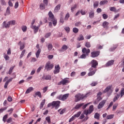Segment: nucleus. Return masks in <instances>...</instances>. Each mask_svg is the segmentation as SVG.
I'll use <instances>...</instances> for the list:
<instances>
[{
  "label": "nucleus",
  "mask_w": 124,
  "mask_h": 124,
  "mask_svg": "<svg viewBox=\"0 0 124 124\" xmlns=\"http://www.w3.org/2000/svg\"><path fill=\"white\" fill-rule=\"evenodd\" d=\"M92 94V93L88 92L85 94L78 93L75 95L76 98V102H78V101H80V100H83V99H85V98H87L88 96H90Z\"/></svg>",
  "instance_id": "1"
},
{
  "label": "nucleus",
  "mask_w": 124,
  "mask_h": 124,
  "mask_svg": "<svg viewBox=\"0 0 124 124\" xmlns=\"http://www.w3.org/2000/svg\"><path fill=\"white\" fill-rule=\"evenodd\" d=\"M61 104V101H53L51 103H49L47 105L48 108H49V107H51L52 106V109L55 107V109H57L59 108V107H60V105Z\"/></svg>",
  "instance_id": "2"
},
{
  "label": "nucleus",
  "mask_w": 124,
  "mask_h": 124,
  "mask_svg": "<svg viewBox=\"0 0 124 124\" xmlns=\"http://www.w3.org/2000/svg\"><path fill=\"white\" fill-rule=\"evenodd\" d=\"M48 15V21L50 22H52L53 26H55L57 25V19L55 18V16L53 13L51 11L49 12Z\"/></svg>",
  "instance_id": "3"
},
{
  "label": "nucleus",
  "mask_w": 124,
  "mask_h": 124,
  "mask_svg": "<svg viewBox=\"0 0 124 124\" xmlns=\"http://www.w3.org/2000/svg\"><path fill=\"white\" fill-rule=\"evenodd\" d=\"M69 96V93H66L64 95L61 94L58 96L57 98L59 99V100H62V101H64V100H66L68 97Z\"/></svg>",
  "instance_id": "4"
},
{
  "label": "nucleus",
  "mask_w": 124,
  "mask_h": 124,
  "mask_svg": "<svg viewBox=\"0 0 124 124\" xmlns=\"http://www.w3.org/2000/svg\"><path fill=\"white\" fill-rule=\"evenodd\" d=\"M93 111V105H91L89 107V109H85L83 111V114H85L86 116L90 114H92Z\"/></svg>",
  "instance_id": "5"
},
{
  "label": "nucleus",
  "mask_w": 124,
  "mask_h": 124,
  "mask_svg": "<svg viewBox=\"0 0 124 124\" xmlns=\"http://www.w3.org/2000/svg\"><path fill=\"white\" fill-rule=\"evenodd\" d=\"M88 71L89 72L88 74V76H93L95 74V72L97 71V69L90 67Z\"/></svg>",
  "instance_id": "6"
},
{
  "label": "nucleus",
  "mask_w": 124,
  "mask_h": 124,
  "mask_svg": "<svg viewBox=\"0 0 124 124\" xmlns=\"http://www.w3.org/2000/svg\"><path fill=\"white\" fill-rule=\"evenodd\" d=\"M90 63L91 64V68L96 69V67H97L98 65V62H97L96 60H93L91 61Z\"/></svg>",
  "instance_id": "7"
},
{
  "label": "nucleus",
  "mask_w": 124,
  "mask_h": 124,
  "mask_svg": "<svg viewBox=\"0 0 124 124\" xmlns=\"http://www.w3.org/2000/svg\"><path fill=\"white\" fill-rule=\"evenodd\" d=\"M53 67H54V64H51V62H46L45 66L46 69L47 70H51V69H53Z\"/></svg>",
  "instance_id": "8"
},
{
  "label": "nucleus",
  "mask_w": 124,
  "mask_h": 124,
  "mask_svg": "<svg viewBox=\"0 0 124 124\" xmlns=\"http://www.w3.org/2000/svg\"><path fill=\"white\" fill-rule=\"evenodd\" d=\"M67 78H64L62 80H61L60 82H59L57 85L58 86H61V85H63V86H64V85H66L67 84H68L69 83V80L66 79Z\"/></svg>",
  "instance_id": "9"
},
{
  "label": "nucleus",
  "mask_w": 124,
  "mask_h": 124,
  "mask_svg": "<svg viewBox=\"0 0 124 124\" xmlns=\"http://www.w3.org/2000/svg\"><path fill=\"white\" fill-rule=\"evenodd\" d=\"M99 54H100V52L98 51H93L91 53L90 57L91 58H96L99 56Z\"/></svg>",
  "instance_id": "10"
},
{
  "label": "nucleus",
  "mask_w": 124,
  "mask_h": 124,
  "mask_svg": "<svg viewBox=\"0 0 124 124\" xmlns=\"http://www.w3.org/2000/svg\"><path fill=\"white\" fill-rule=\"evenodd\" d=\"M13 78H16V75H14V78H12L6 81V82H5V85L4 86V89H7L8 84H9V83H10V82H12V80H13Z\"/></svg>",
  "instance_id": "11"
},
{
  "label": "nucleus",
  "mask_w": 124,
  "mask_h": 124,
  "mask_svg": "<svg viewBox=\"0 0 124 124\" xmlns=\"http://www.w3.org/2000/svg\"><path fill=\"white\" fill-rule=\"evenodd\" d=\"M60 70L61 67H60V65L58 64L55 66V70L53 71V73L54 74H58V73H60Z\"/></svg>",
  "instance_id": "12"
},
{
  "label": "nucleus",
  "mask_w": 124,
  "mask_h": 124,
  "mask_svg": "<svg viewBox=\"0 0 124 124\" xmlns=\"http://www.w3.org/2000/svg\"><path fill=\"white\" fill-rule=\"evenodd\" d=\"M112 86H108L103 92V93H112Z\"/></svg>",
  "instance_id": "13"
},
{
  "label": "nucleus",
  "mask_w": 124,
  "mask_h": 124,
  "mask_svg": "<svg viewBox=\"0 0 124 124\" xmlns=\"http://www.w3.org/2000/svg\"><path fill=\"white\" fill-rule=\"evenodd\" d=\"M82 52L83 54H86L87 56L91 53V50L89 48L87 49L86 47L83 48L82 49Z\"/></svg>",
  "instance_id": "14"
},
{
  "label": "nucleus",
  "mask_w": 124,
  "mask_h": 124,
  "mask_svg": "<svg viewBox=\"0 0 124 124\" xmlns=\"http://www.w3.org/2000/svg\"><path fill=\"white\" fill-rule=\"evenodd\" d=\"M106 103V100H103L98 105V109H101Z\"/></svg>",
  "instance_id": "15"
},
{
  "label": "nucleus",
  "mask_w": 124,
  "mask_h": 124,
  "mask_svg": "<svg viewBox=\"0 0 124 124\" xmlns=\"http://www.w3.org/2000/svg\"><path fill=\"white\" fill-rule=\"evenodd\" d=\"M31 28L34 30V33H36L38 31V30H39V27L36 26H31Z\"/></svg>",
  "instance_id": "16"
},
{
  "label": "nucleus",
  "mask_w": 124,
  "mask_h": 124,
  "mask_svg": "<svg viewBox=\"0 0 124 124\" xmlns=\"http://www.w3.org/2000/svg\"><path fill=\"white\" fill-rule=\"evenodd\" d=\"M42 79L43 80H51L52 78L50 75H47L42 77Z\"/></svg>",
  "instance_id": "17"
},
{
  "label": "nucleus",
  "mask_w": 124,
  "mask_h": 124,
  "mask_svg": "<svg viewBox=\"0 0 124 124\" xmlns=\"http://www.w3.org/2000/svg\"><path fill=\"white\" fill-rule=\"evenodd\" d=\"M103 27L104 29L107 30L109 28V23L107 21H104L103 23Z\"/></svg>",
  "instance_id": "18"
},
{
  "label": "nucleus",
  "mask_w": 124,
  "mask_h": 124,
  "mask_svg": "<svg viewBox=\"0 0 124 124\" xmlns=\"http://www.w3.org/2000/svg\"><path fill=\"white\" fill-rule=\"evenodd\" d=\"M18 45L20 46V50H23L25 48V44L22 43L21 41L18 43Z\"/></svg>",
  "instance_id": "19"
},
{
  "label": "nucleus",
  "mask_w": 124,
  "mask_h": 124,
  "mask_svg": "<svg viewBox=\"0 0 124 124\" xmlns=\"http://www.w3.org/2000/svg\"><path fill=\"white\" fill-rule=\"evenodd\" d=\"M3 26L4 28H5L6 29L10 28V25L9 24V22H8L7 23H6V21H4L3 22Z\"/></svg>",
  "instance_id": "20"
},
{
  "label": "nucleus",
  "mask_w": 124,
  "mask_h": 124,
  "mask_svg": "<svg viewBox=\"0 0 124 124\" xmlns=\"http://www.w3.org/2000/svg\"><path fill=\"white\" fill-rule=\"evenodd\" d=\"M61 9V4H58L54 9V13H57V12H59V10Z\"/></svg>",
  "instance_id": "21"
},
{
  "label": "nucleus",
  "mask_w": 124,
  "mask_h": 124,
  "mask_svg": "<svg viewBox=\"0 0 124 124\" xmlns=\"http://www.w3.org/2000/svg\"><path fill=\"white\" fill-rule=\"evenodd\" d=\"M114 64V60L109 61L106 64V66H110Z\"/></svg>",
  "instance_id": "22"
},
{
  "label": "nucleus",
  "mask_w": 124,
  "mask_h": 124,
  "mask_svg": "<svg viewBox=\"0 0 124 124\" xmlns=\"http://www.w3.org/2000/svg\"><path fill=\"white\" fill-rule=\"evenodd\" d=\"M36 96H39L40 98L42 97V95H41V93L40 92L38 91L35 93V95H33L34 97H36Z\"/></svg>",
  "instance_id": "23"
},
{
  "label": "nucleus",
  "mask_w": 124,
  "mask_h": 124,
  "mask_svg": "<svg viewBox=\"0 0 124 124\" xmlns=\"http://www.w3.org/2000/svg\"><path fill=\"white\" fill-rule=\"evenodd\" d=\"M89 14V17H90L91 19H93V18L94 17V11H91Z\"/></svg>",
  "instance_id": "24"
},
{
  "label": "nucleus",
  "mask_w": 124,
  "mask_h": 124,
  "mask_svg": "<svg viewBox=\"0 0 124 124\" xmlns=\"http://www.w3.org/2000/svg\"><path fill=\"white\" fill-rule=\"evenodd\" d=\"M84 103H82L81 104H78L76 105V106L75 107V109H79V108L82 107V106H83V105H84Z\"/></svg>",
  "instance_id": "25"
},
{
  "label": "nucleus",
  "mask_w": 124,
  "mask_h": 124,
  "mask_svg": "<svg viewBox=\"0 0 124 124\" xmlns=\"http://www.w3.org/2000/svg\"><path fill=\"white\" fill-rule=\"evenodd\" d=\"M109 10L112 11L113 12H119V10H117V9H116V7H110Z\"/></svg>",
  "instance_id": "26"
},
{
  "label": "nucleus",
  "mask_w": 124,
  "mask_h": 124,
  "mask_svg": "<svg viewBox=\"0 0 124 124\" xmlns=\"http://www.w3.org/2000/svg\"><path fill=\"white\" fill-rule=\"evenodd\" d=\"M108 3V1L107 0H102L100 2V5H104V4H107Z\"/></svg>",
  "instance_id": "27"
},
{
  "label": "nucleus",
  "mask_w": 124,
  "mask_h": 124,
  "mask_svg": "<svg viewBox=\"0 0 124 124\" xmlns=\"http://www.w3.org/2000/svg\"><path fill=\"white\" fill-rule=\"evenodd\" d=\"M77 40L78 41H81L82 40H84V36H83L82 34H80L77 38Z\"/></svg>",
  "instance_id": "28"
},
{
  "label": "nucleus",
  "mask_w": 124,
  "mask_h": 124,
  "mask_svg": "<svg viewBox=\"0 0 124 124\" xmlns=\"http://www.w3.org/2000/svg\"><path fill=\"white\" fill-rule=\"evenodd\" d=\"M46 100L44 99L42 102L41 103L40 106V109H42L43 108V106H44L45 104V101Z\"/></svg>",
  "instance_id": "29"
},
{
  "label": "nucleus",
  "mask_w": 124,
  "mask_h": 124,
  "mask_svg": "<svg viewBox=\"0 0 124 124\" xmlns=\"http://www.w3.org/2000/svg\"><path fill=\"white\" fill-rule=\"evenodd\" d=\"M77 8V4H75L71 8V11L72 12H74V10Z\"/></svg>",
  "instance_id": "30"
},
{
  "label": "nucleus",
  "mask_w": 124,
  "mask_h": 124,
  "mask_svg": "<svg viewBox=\"0 0 124 124\" xmlns=\"http://www.w3.org/2000/svg\"><path fill=\"white\" fill-rule=\"evenodd\" d=\"M41 52V49L39 48L36 52V57L37 59H38V57H39V55H40Z\"/></svg>",
  "instance_id": "31"
},
{
  "label": "nucleus",
  "mask_w": 124,
  "mask_h": 124,
  "mask_svg": "<svg viewBox=\"0 0 124 124\" xmlns=\"http://www.w3.org/2000/svg\"><path fill=\"white\" fill-rule=\"evenodd\" d=\"M121 94H117L114 98H113V102H115L116 101V100H118V99H119V98L120 97Z\"/></svg>",
  "instance_id": "32"
},
{
  "label": "nucleus",
  "mask_w": 124,
  "mask_h": 124,
  "mask_svg": "<svg viewBox=\"0 0 124 124\" xmlns=\"http://www.w3.org/2000/svg\"><path fill=\"white\" fill-rule=\"evenodd\" d=\"M100 117V115L99 113L96 112L95 113L94 118V119H96V120H99V117Z\"/></svg>",
  "instance_id": "33"
},
{
  "label": "nucleus",
  "mask_w": 124,
  "mask_h": 124,
  "mask_svg": "<svg viewBox=\"0 0 124 124\" xmlns=\"http://www.w3.org/2000/svg\"><path fill=\"white\" fill-rule=\"evenodd\" d=\"M68 47L67 46L64 45L62 46V48L60 49V50L62 51V50H63L64 51H65L66 50H67L68 49Z\"/></svg>",
  "instance_id": "34"
},
{
  "label": "nucleus",
  "mask_w": 124,
  "mask_h": 124,
  "mask_svg": "<svg viewBox=\"0 0 124 124\" xmlns=\"http://www.w3.org/2000/svg\"><path fill=\"white\" fill-rule=\"evenodd\" d=\"M47 49L48 51H51V50L53 49V45H52V44H49L47 45Z\"/></svg>",
  "instance_id": "35"
},
{
  "label": "nucleus",
  "mask_w": 124,
  "mask_h": 124,
  "mask_svg": "<svg viewBox=\"0 0 124 124\" xmlns=\"http://www.w3.org/2000/svg\"><path fill=\"white\" fill-rule=\"evenodd\" d=\"M32 90H33V88L32 87H30L26 90V93H31V92Z\"/></svg>",
  "instance_id": "36"
},
{
  "label": "nucleus",
  "mask_w": 124,
  "mask_h": 124,
  "mask_svg": "<svg viewBox=\"0 0 124 124\" xmlns=\"http://www.w3.org/2000/svg\"><path fill=\"white\" fill-rule=\"evenodd\" d=\"M15 23H16V21L15 20H11L9 21V24L10 26H14V25H15Z\"/></svg>",
  "instance_id": "37"
},
{
  "label": "nucleus",
  "mask_w": 124,
  "mask_h": 124,
  "mask_svg": "<svg viewBox=\"0 0 124 124\" xmlns=\"http://www.w3.org/2000/svg\"><path fill=\"white\" fill-rule=\"evenodd\" d=\"M81 111H78L77 113L76 114L74 115V117L75 118H79L80 117V115H81Z\"/></svg>",
  "instance_id": "38"
},
{
  "label": "nucleus",
  "mask_w": 124,
  "mask_h": 124,
  "mask_svg": "<svg viewBox=\"0 0 124 124\" xmlns=\"http://www.w3.org/2000/svg\"><path fill=\"white\" fill-rule=\"evenodd\" d=\"M14 67H15V66H13L10 68L8 74H9L10 75H11V73H12L13 69H14Z\"/></svg>",
  "instance_id": "39"
},
{
  "label": "nucleus",
  "mask_w": 124,
  "mask_h": 124,
  "mask_svg": "<svg viewBox=\"0 0 124 124\" xmlns=\"http://www.w3.org/2000/svg\"><path fill=\"white\" fill-rule=\"evenodd\" d=\"M113 118H114V115L113 114L108 115H107V120H111L113 119Z\"/></svg>",
  "instance_id": "40"
},
{
  "label": "nucleus",
  "mask_w": 124,
  "mask_h": 124,
  "mask_svg": "<svg viewBox=\"0 0 124 124\" xmlns=\"http://www.w3.org/2000/svg\"><path fill=\"white\" fill-rule=\"evenodd\" d=\"M79 31V29L77 28H74L73 29V32H74V33H78V32Z\"/></svg>",
  "instance_id": "41"
},
{
  "label": "nucleus",
  "mask_w": 124,
  "mask_h": 124,
  "mask_svg": "<svg viewBox=\"0 0 124 124\" xmlns=\"http://www.w3.org/2000/svg\"><path fill=\"white\" fill-rule=\"evenodd\" d=\"M25 53H26V49H24L21 54H20V59H22L23 58V57H24V55H25Z\"/></svg>",
  "instance_id": "42"
},
{
  "label": "nucleus",
  "mask_w": 124,
  "mask_h": 124,
  "mask_svg": "<svg viewBox=\"0 0 124 124\" xmlns=\"http://www.w3.org/2000/svg\"><path fill=\"white\" fill-rule=\"evenodd\" d=\"M40 9L42 10L45 9V5L43 3H41L40 5Z\"/></svg>",
  "instance_id": "43"
},
{
  "label": "nucleus",
  "mask_w": 124,
  "mask_h": 124,
  "mask_svg": "<svg viewBox=\"0 0 124 124\" xmlns=\"http://www.w3.org/2000/svg\"><path fill=\"white\" fill-rule=\"evenodd\" d=\"M69 17H70V15H69V13H68L65 16V17H64L65 21H67V20H68V18H69Z\"/></svg>",
  "instance_id": "44"
},
{
  "label": "nucleus",
  "mask_w": 124,
  "mask_h": 124,
  "mask_svg": "<svg viewBox=\"0 0 124 124\" xmlns=\"http://www.w3.org/2000/svg\"><path fill=\"white\" fill-rule=\"evenodd\" d=\"M85 46L87 47V48H90V47H91V43H90V42H87L85 44Z\"/></svg>",
  "instance_id": "45"
},
{
  "label": "nucleus",
  "mask_w": 124,
  "mask_h": 124,
  "mask_svg": "<svg viewBox=\"0 0 124 124\" xmlns=\"http://www.w3.org/2000/svg\"><path fill=\"white\" fill-rule=\"evenodd\" d=\"M8 116V115L6 114L3 117L2 121L4 122V123H5L6 122V119H7Z\"/></svg>",
  "instance_id": "46"
},
{
  "label": "nucleus",
  "mask_w": 124,
  "mask_h": 124,
  "mask_svg": "<svg viewBox=\"0 0 124 124\" xmlns=\"http://www.w3.org/2000/svg\"><path fill=\"white\" fill-rule=\"evenodd\" d=\"M98 5H99L98 1H95L93 4L94 8H96V7H97V6H98Z\"/></svg>",
  "instance_id": "47"
},
{
  "label": "nucleus",
  "mask_w": 124,
  "mask_h": 124,
  "mask_svg": "<svg viewBox=\"0 0 124 124\" xmlns=\"http://www.w3.org/2000/svg\"><path fill=\"white\" fill-rule=\"evenodd\" d=\"M87 55L86 54L83 53L79 57V59H86V58H87Z\"/></svg>",
  "instance_id": "48"
},
{
  "label": "nucleus",
  "mask_w": 124,
  "mask_h": 124,
  "mask_svg": "<svg viewBox=\"0 0 124 124\" xmlns=\"http://www.w3.org/2000/svg\"><path fill=\"white\" fill-rule=\"evenodd\" d=\"M118 105H119L118 104H115L113 106L112 111H115L116 109L117 108V107H118Z\"/></svg>",
  "instance_id": "49"
},
{
  "label": "nucleus",
  "mask_w": 124,
  "mask_h": 124,
  "mask_svg": "<svg viewBox=\"0 0 124 124\" xmlns=\"http://www.w3.org/2000/svg\"><path fill=\"white\" fill-rule=\"evenodd\" d=\"M113 104H114V103H113V102H110L108 108H107V111H108V110H109V108H111V107L113 106Z\"/></svg>",
  "instance_id": "50"
},
{
  "label": "nucleus",
  "mask_w": 124,
  "mask_h": 124,
  "mask_svg": "<svg viewBox=\"0 0 124 124\" xmlns=\"http://www.w3.org/2000/svg\"><path fill=\"white\" fill-rule=\"evenodd\" d=\"M46 120L47 121L48 124H51V119L50 118V117H46Z\"/></svg>",
  "instance_id": "51"
},
{
  "label": "nucleus",
  "mask_w": 124,
  "mask_h": 124,
  "mask_svg": "<svg viewBox=\"0 0 124 124\" xmlns=\"http://www.w3.org/2000/svg\"><path fill=\"white\" fill-rule=\"evenodd\" d=\"M80 25H82V22L80 21L76 22L75 24V27H79Z\"/></svg>",
  "instance_id": "52"
},
{
  "label": "nucleus",
  "mask_w": 124,
  "mask_h": 124,
  "mask_svg": "<svg viewBox=\"0 0 124 124\" xmlns=\"http://www.w3.org/2000/svg\"><path fill=\"white\" fill-rule=\"evenodd\" d=\"M4 59H5V61H8L10 59V57L8 56V55L5 54L4 55Z\"/></svg>",
  "instance_id": "53"
},
{
  "label": "nucleus",
  "mask_w": 124,
  "mask_h": 124,
  "mask_svg": "<svg viewBox=\"0 0 124 124\" xmlns=\"http://www.w3.org/2000/svg\"><path fill=\"white\" fill-rule=\"evenodd\" d=\"M64 29L65 31H66L67 32H68V33L70 31V28H69V27H65Z\"/></svg>",
  "instance_id": "54"
},
{
  "label": "nucleus",
  "mask_w": 124,
  "mask_h": 124,
  "mask_svg": "<svg viewBox=\"0 0 124 124\" xmlns=\"http://www.w3.org/2000/svg\"><path fill=\"white\" fill-rule=\"evenodd\" d=\"M49 36H51V32L47 33L46 34V35H45V37L46 38H48V37H49Z\"/></svg>",
  "instance_id": "55"
},
{
  "label": "nucleus",
  "mask_w": 124,
  "mask_h": 124,
  "mask_svg": "<svg viewBox=\"0 0 124 124\" xmlns=\"http://www.w3.org/2000/svg\"><path fill=\"white\" fill-rule=\"evenodd\" d=\"M97 85V82H93L91 84L92 87H94Z\"/></svg>",
  "instance_id": "56"
},
{
  "label": "nucleus",
  "mask_w": 124,
  "mask_h": 124,
  "mask_svg": "<svg viewBox=\"0 0 124 124\" xmlns=\"http://www.w3.org/2000/svg\"><path fill=\"white\" fill-rule=\"evenodd\" d=\"M75 120V117L74 116H73L69 120V123H71V122H73Z\"/></svg>",
  "instance_id": "57"
},
{
  "label": "nucleus",
  "mask_w": 124,
  "mask_h": 124,
  "mask_svg": "<svg viewBox=\"0 0 124 124\" xmlns=\"http://www.w3.org/2000/svg\"><path fill=\"white\" fill-rule=\"evenodd\" d=\"M102 16H103V19H104L105 20H106V19H107V18H108V15H107L105 14H103Z\"/></svg>",
  "instance_id": "58"
},
{
  "label": "nucleus",
  "mask_w": 124,
  "mask_h": 124,
  "mask_svg": "<svg viewBox=\"0 0 124 124\" xmlns=\"http://www.w3.org/2000/svg\"><path fill=\"white\" fill-rule=\"evenodd\" d=\"M47 90H48V87L47 86H46V87H44L43 88V93H45V92H47Z\"/></svg>",
  "instance_id": "59"
},
{
  "label": "nucleus",
  "mask_w": 124,
  "mask_h": 124,
  "mask_svg": "<svg viewBox=\"0 0 124 124\" xmlns=\"http://www.w3.org/2000/svg\"><path fill=\"white\" fill-rule=\"evenodd\" d=\"M121 93V97H123V96L124 95V88L122 89Z\"/></svg>",
  "instance_id": "60"
},
{
  "label": "nucleus",
  "mask_w": 124,
  "mask_h": 124,
  "mask_svg": "<svg viewBox=\"0 0 124 124\" xmlns=\"http://www.w3.org/2000/svg\"><path fill=\"white\" fill-rule=\"evenodd\" d=\"M6 12L8 14V15H9V14H10V7H8L7 8Z\"/></svg>",
  "instance_id": "61"
},
{
  "label": "nucleus",
  "mask_w": 124,
  "mask_h": 124,
  "mask_svg": "<svg viewBox=\"0 0 124 124\" xmlns=\"http://www.w3.org/2000/svg\"><path fill=\"white\" fill-rule=\"evenodd\" d=\"M18 6H19V2L17 1L15 3V8L16 9L18 8Z\"/></svg>",
  "instance_id": "62"
},
{
  "label": "nucleus",
  "mask_w": 124,
  "mask_h": 124,
  "mask_svg": "<svg viewBox=\"0 0 124 124\" xmlns=\"http://www.w3.org/2000/svg\"><path fill=\"white\" fill-rule=\"evenodd\" d=\"M22 30L23 31L25 32V31H27V26H23L22 27Z\"/></svg>",
  "instance_id": "63"
},
{
  "label": "nucleus",
  "mask_w": 124,
  "mask_h": 124,
  "mask_svg": "<svg viewBox=\"0 0 124 124\" xmlns=\"http://www.w3.org/2000/svg\"><path fill=\"white\" fill-rule=\"evenodd\" d=\"M12 100H13V99H12V97L9 96L8 97V101H9V102H11V101H12Z\"/></svg>",
  "instance_id": "64"
}]
</instances>
